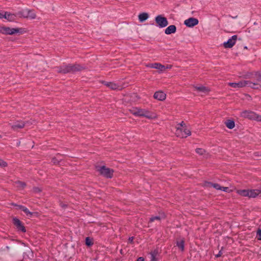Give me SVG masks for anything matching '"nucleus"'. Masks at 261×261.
Here are the masks:
<instances>
[{"label":"nucleus","mask_w":261,"mask_h":261,"mask_svg":"<svg viewBox=\"0 0 261 261\" xmlns=\"http://www.w3.org/2000/svg\"><path fill=\"white\" fill-rule=\"evenodd\" d=\"M58 73L67 74L68 73H74L76 72L81 71L86 69L85 66L79 64H69L56 67Z\"/></svg>","instance_id":"obj_1"},{"label":"nucleus","mask_w":261,"mask_h":261,"mask_svg":"<svg viewBox=\"0 0 261 261\" xmlns=\"http://www.w3.org/2000/svg\"><path fill=\"white\" fill-rule=\"evenodd\" d=\"M131 114L136 116L144 117L147 118H151L152 116L150 112L145 109L137 107H134L129 110Z\"/></svg>","instance_id":"obj_2"},{"label":"nucleus","mask_w":261,"mask_h":261,"mask_svg":"<svg viewBox=\"0 0 261 261\" xmlns=\"http://www.w3.org/2000/svg\"><path fill=\"white\" fill-rule=\"evenodd\" d=\"M97 171L100 173V175L107 178H111L113 176L114 170L107 168L105 166L99 167Z\"/></svg>","instance_id":"obj_3"},{"label":"nucleus","mask_w":261,"mask_h":261,"mask_svg":"<svg viewBox=\"0 0 261 261\" xmlns=\"http://www.w3.org/2000/svg\"><path fill=\"white\" fill-rule=\"evenodd\" d=\"M242 76L245 79H251L261 82V71L247 72Z\"/></svg>","instance_id":"obj_4"},{"label":"nucleus","mask_w":261,"mask_h":261,"mask_svg":"<svg viewBox=\"0 0 261 261\" xmlns=\"http://www.w3.org/2000/svg\"><path fill=\"white\" fill-rule=\"evenodd\" d=\"M12 223L18 231L25 232L26 228L24 224L17 217H13L12 219Z\"/></svg>","instance_id":"obj_5"},{"label":"nucleus","mask_w":261,"mask_h":261,"mask_svg":"<svg viewBox=\"0 0 261 261\" xmlns=\"http://www.w3.org/2000/svg\"><path fill=\"white\" fill-rule=\"evenodd\" d=\"M155 21L158 27L163 28L167 27L168 21L166 17L162 15H159L155 17Z\"/></svg>","instance_id":"obj_6"},{"label":"nucleus","mask_w":261,"mask_h":261,"mask_svg":"<svg viewBox=\"0 0 261 261\" xmlns=\"http://www.w3.org/2000/svg\"><path fill=\"white\" fill-rule=\"evenodd\" d=\"M3 30L4 31V34L5 35H12L17 33L22 34L24 32V29L22 28H10L7 27H4Z\"/></svg>","instance_id":"obj_7"},{"label":"nucleus","mask_w":261,"mask_h":261,"mask_svg":"<svg viewBox=\"0 0 261 261\" xmlns=\"http://www.w3.org/2000/svg\"><path fill=\"white\" fill-rule=\"evenodd\" d=\"M238 38V36L234 35L229 38L226 42H224L223 44L225 48H231L236 43Z\"/></svg>","instance_id":"obj_8"},{"label":"nucleus","mask_w":261,"mask_h":261,"mask_svg":"<svg viewBox=\"0 0 261 261\" xmlns=\"http://www.w3.org/2000/svg\"><path fill=\"white\" fill-rule=\"evenodd\" d=\"M199 21L197 18L190 17L184 21V24L189 28H192L198 24Z\"/></svg>","instance_id":"obj_9"},{"label":"nucleus","mask_w":261,"mask_h":261,"mask_svg":"<svg viewBox=\"0 0 261 261\" xmlns=\"http://www.w3.org/2000/svg\"><path fill=\"white\" fill-rule=\"evenodd\" d=\"M255 114L256 113L254 112L245 110L241 113V116L245 118L254 120L255 119Z\"/></svg>","instance_id":"obj_10"},{"label":"nucleus","mask_w":261,"mask_h":261,"mask_svg":"<svg viewBox=\"0 0 261 261\" xmlns=\"http://www.w3.org/2000/svg\"><path fill=\"white\" fill-rule=\"evenodd\" d=\"M25 125V123L23 121H17L11 125V129L14 131L18 130V129L23 128Z\"/></svg>","instance_id":"obj_11"},{"label":"nucleus","mask_w":261,"mask_h":261,"mask_svg":"<svg viewBox=\"0 0 261 261\" xmlns=\"http://www.w3.org/2000/svg\"><path fill=\"white\" fill-rule=\"evenodd\" d=\"M4 18L7 19L8 21L10 22L15 21L16 19L17 14L11 13L9 12L5 11L4 12Z\"/></svg>","instance_id":"obj_12"},{"label":"nucleus","mask_w":261,"mask_h":261,"mask_svg":"<svg viewBox=\"0 0 261 261\" xmlns=\"http://www.w3.org/2000/svg\"><path fill=\"white\" fill-rule=\"evenodd\" d=\"M228 85L233 88H239L245 87L247 85L246 81H240L238 83H229Z\"/></svg>","instance_id":"obj_13"},{"label":"nucleus","mask_w":261,"mask_h":261,"mask_svg":"<svg viewBox=\"0 0 261 261\" xmlns=\"http://www.w3.org/2000/svg\"><path fill=\"white\" fill-rule=\"evenodd\" d=\"M146 66L150 68L159 69L161 71H164L165 70V66L159 63L149 64Z\"/></svg>","instance_id":"obj_14"},{"label":"nucleus","mask_w":261,"mask_h":261,"mask_svg":"<svg viewBox=\"0 0 261 261\" xmlns=\"http://www.w3.org/2000/svg\"><path fill=\"white\" fill-rule=\"evenodd\" d=\"M166 95L161 91H156L154 93L153 98L160 101L165 99Z\"/></svg>","instance_id":"obj_15"},{"label":"nucleus","mask_w":261,"mask_h":261,"mask_svg":"<svg viewBox=\"0 0 261 261\" xmlns=\"http://www.w3.org/2000/svg\"><path fill=\"white\" fill-rule=\"evenodd\" d=\"M102 83L104 85L106 86L107 87L110 88L112 90H115L119 89L120 86L115 83L102 81Z\"/></svg>","instance_id":"obj_16"},{"label":"nucleus","mask_w":261,"mask_h":261,"mask_svg":"<svg viewBox=\"0 0 261 261\" xmlns=\"http://www.w3.org/2000/svg\"><path fill=\"white\" fill-rule=\"evenodd\" d=\"M183 130V132L184 134H182L181 136V138H186L187 136H190L191 134V133L189 129L187 128L186 127H182V128H179V127H177V133L178 134V132H182Z\"/></svg>","instance_id":"obj_17"},{"label":"nucleus","mask_w":261,"mask_h":261,"mask_svg":"<svg viewBox=\"0 0 261 261\" xmlns=\"http://www.w3.org/2000/svg\"><path fill=\"white\" fill-rule=\"evenodd\" d=\"M247 83V85L248 87H250L254 89H259L261 88V84H259L257 81L256 82H253L250 81H246Z\"/></svg>","instance_id":"obj_18"},{"label":"nucleus","mask_w":261,"mask_h":261,"mask_svg":"<svg viewBox=\"0 0 261 261\" xmlns=\"http://www.w3.org/2000/svg\"><path fill=\"white\" fill-rule=\"evenodd\" d=\"M176 31V27L175 25L168 26L165 30V33L167 35L174 34Z\"/></svg>","instance_id":"obj_19"},{"label":"nucleus","mask_w":261,"mask_h":261,"mask_svg":"<svg viewBox=\"0 0 261 261\" xmlns=\"http://www.w3.org/2000/svg\"><path fill=\"white\" fill-rule=\"evenodd\" d=\"M185 240L184 238L177 240L176 241V246H177L181 251H184L185 250Z\"/></svg>","instance_id":"obj_20"},{"label":"nucleus","mask_w":261,"mask_h":261,"mask_svg":"<svg viewBox=\"0 0 261 261\" xmlns=\"http://www.w3.org/2000/svg\"><path fill=\"white\" fill-rule=\"evenodd\" d=\"M261 193V191L258 189L249 190V197L255 198Z\"/></svg>","instance_id":"obj_21"},{"label":"nucleus","mask_w":261,"mask_h":261,"mask_svg":"<svg viewBox=\"0 0 261 261\" xmlns=\"http://www.w3.org/2000/svg\"><path fill=\"white\" fill-rule=\"evenodd\" d=\"M149 17V15L148 13L143 12L140 14L138 16L139 20L141 22H143L147 20Z\"/></svg>","instance_id":"obj_22"},{"label":"nucleus","mask_w":261,"mask_h":261,"mask_svg":"<svg viewBox=\"0 0 261 261\" xmlns=\"http://www.w3.org/2000/svg\"><path fill=\"white\" fill-rule=\"evenodd\" d=\"M28 13H29V12L28 11V9H25L18 12V13H17V15H18L19 17L28 18Z\"/></svg>","instance_id":"obj_23"},{"label":"nucleus","mask_w":261,"mask_h":261,"mask_svg":"<svg viewBox=\"0 0 261 261\" xmlns=\"http://www.w3.org/2000/svg\"><path fill=\"white\" fill-rule=\"evenodd\" d=\"M225 124L229 129H232L235 126V123L233 120L228 119L225 121Z\"/></svg>","instance_id":"obj_24"},{"label":"nucleus","mask_w":261,"mask_h":261,"mask_svg":"<svg viewBox=\"0 0 261 261\" xmlns=\"http://www.w3.org/2000/svg\"><path fill=\"white\" fill-rule=\"evenodd\" d=\"M249 190H239L237 191V193L241 196L249 197Z\"/></svg>","instance_id":"obj_25"},{"label":"nucleus","mask_w":261,"mask_h":261,"mask_svg":"<svg viewBox=\"0 0 261 261\" xmlns=\"http://www.w3.org/2000/svg\"><path fill=\"white\" fill-rule=\"evenodd\" d=\"M85 244L88 247H91L93 245V239L89 237L85 239Z\"/></svg>","instance_id":"obj_26"},{"label":"nucleus","mask_w":261,"mask_h":261,"mask_svg":"<svg viewBox=\"0 0 261 261\" xmlns=\"http://www.w3.org/2000/svg\"><path fill=\"white\" fill-rule=\"evenodd\" d=\"M21 210L23 211L28 216L31 217L33 215V213L30 212L28 208L24 206L21 207Z\"/></svg>","instance_id":"obj_27"},{"label":"nucleus","mask_w":261,"mask_h":261,"mask_svg":"<svg viewBox=\"0 0 261 261\" xmlns=\"http://www.w3.org/2000/svg\"><path fill=\"white\" fill-rule=\"evenodd\" d=\"M206 184L208 186H213L214 188L217 190H222V187L218 184H213L211 182H206Z\"/></svg>","instance_id":"obj_28"},{"label":"nucleus","mask_w":261,"mask_h":261,"mask_svg":"<svg viewBox=\"0 0 261 261\" xmlns=\"http://www.w3.org/2000/svg\"><path fill=\"white\" fill-rule=\"evenodd\" d=\"M15 184L17 185L18 187L21 188V189H24L26 186L27 184L25 182L21 181L20 180H17L15 181Z\"/></svg>","instance_id":"obj_29"},{"label":"nucleus","mask_w":261,"mask_h":261,"mask_svg":"<svg viewBox=\"0 0 261 261\" xmlns=\"http://www.w3.org/2000/svg\"><path fill=\"white\" fill-rule=\"evenodd\" d=\"M28 11L29 12V13H28V18L31 19H35L36 18V15L33 10L28 9Z\"/></svg>","instance_id":"obj_30"},{"label":"nucleus","mask_w":261,"mask_h":261,"mask_svg":"<svg viewBox=\"0 0 261 261\" xmlns=\"http://www.w3.org/2000/svg\"><path fill=\"white\" fill-rule=\"evenodd\" d=\"M196 90L200 92H206L208 91V89L204 86L196 87Z\"/></svg>","instance_id":"obj_31"},{"label":"nucleus","mask_w":261,"mask_h":261,"mask_svg":"<svg viewBox=\"0 0 261 261\" xmlns=\"http://www.w3.org/2000/svg\"><path fill=\"white\" fill-rule=\"evenodd\" d=\"M161 219V217L160 216H152L149 219V223H152L153 222L154 220H158V221H160Z\"/></svg>","instance_id":"obj_32"},{"label":"nucleus","mask_w":261,"mask_h":261,"mask_svg":"<svg viewBox=\"0 0 261 261\" xmlns=\"http://www.w3.org/2000/svg\"><path fill=\"white\" fill-rule=\"evenodd\" d=\"M195 151L197 153L200 155H203L205 152V150L204 149L197 148L195 149Z\"/></svg>","instance_id":"obj_33"},{"label":"nucleus","mask_w":261,"mask_h":261,"mask_svg":"<svg viewBox=\"0 0 261 261\" xmlns=\"http://www.w3.org/2000/svg\"><path fill=\"white\" fill-rule=\"evenodd\" d=\"M59 205L64 209L68 207V204L63 202L62 200H59Z\"/></svg>","instance_id":"obj_34"},{"label":"nucleus","mask_w":261,"mask_h":261,"mask_svg":"<svg viewBox=\"0 0 261 261\" xmlns=\"http://www.w3.org/2000/svg\"><path fill=\"white\" fill-rule=\"evenodd\" d=\"M33 191L34 193H39L42 191V189L38 187H34L33 188Z\"/></svg>","instance_id":"obj_35"},{"label":"nucleus","mask_w":261,"mask_h":261,"mask_svg":"<svg viewBox=\"0 0 261 261\" xmlns=\"http://www.w3.org/2000/svg\"><path fill=\"white\" fill-rule=\"evenodd\" d=\"M150 254L151 255H154V256L158 255L159 254V249L156 248V249H154L153 250L151 251Z\"/></svg>","instance_id":"obj_36"},{"label":"nucleus","mask_w":261,"mask_h":261,"mask_svg":"<svg viewBox=\"0 0 261 261\" xmlns=\"http://www.w3.org/2000/svg\"><path fill=\"white\" fill-rule=\"evenodd\" d=\"M61 161V160L59 161L56 157H54L51 159V162L53 163L54 165H59Z\"/></svg>","instance_id":"obj_37"},{"label":"nucleus","mask_w":261,"mask_h":261,"mask_svg":"<svg viewBox=\"0 0 261 261\" xmlns=\"http://www.w3.org/2000/svg\"><path fill=\"white\" fill-rule=\"evenodd\" d=\"M8 166V164L6 162L4 161L2 159H0V167H6Z\"/></svg>","instance_id":"obj_38"},{"label":"nucleus","mask_w":261,"mask_h":261,"mask_svg":"<svg viewBox=\"0 0 261 261\" xmlns=\"http://www.w3.org/2000/svg\"><path fill=\"white\" fill-rule=\"evenodd\" d=\"M257 237L258 240H261V229H259L257 230Z\"/></svg>","instance_id":"obj_39"},{"label":"nucleus","mask_w":261,"mask_h":261,"mask_svg":"<svg viewBox=\"0 0 261 261\" xmlns=\"http://www.w3.org/2000/svg\"><path fill=\"white\" fill-rule=\"evenodd\" d=\"M134 237H129L128 239V243H130L131 244H134Z\"/></svg>","instance_id":"obj_40"},{"label":"nucleus","mask_w":261,"mask_h":261,"mask_svg":"<svg viewBox=\"0 0 261 261\" xmlns=\"http://www.w3.org/2000/svg\"><path fill=\"white\" fill-rule=\"evenodd\" d=\"M223 247H222L221 250H220L219 251L218 253L217 254L215 255L216 257L218 258V257H220L222 256V250H223Z\"/></svg>","instance_id":"obj_41"},{"label":"nucleus","mask_w":261,"mask_h":261,"mask_svg":"<svg viewBox=\"0 0 261 261\" xmlns=\"http://www.w3.org/2000/svg\"><path fill=\"white\" fill-rule=\"evenodd\" d=\"M151 260L150 261H158L159 259L158 258L156 257V256H154V255H151Z\"/></svg>","instance_id":"obj_42"},{"label":"nucleus","mask_w":261,"mask_h":261,"mask_svg":"<svg viewBox=\"0 0 261 261\" xmlns=\"http://www.w3.org/2000/svg\"><path fill=\"white\" fill-rule=\"evenodd\" d=\"M256 120L258 121H261V116L258 115L256 114H255V119Z\"/></svg>","instance_id":"obj_43"},{"label":"nucleus","mask_w":261,"mask_h":261,"mask_svg":"<svg viewBox=\"0 0 261 261\" xmlns=\"http://www.w3.org/2000/svg\"><path fill=\"white\" fill-rule=\"evenodd\" d=\"M222 189L221 190L224 191V192H228L229 191V189L228 187H222Z\"/></svg>","instance_id":"obj_44"},{"label":"nucleus","mask_w":261,"mask_h":261,"mask_svg":"<svg viewBox=\"0 0 261 261\" xmlns=\"http://www.w3.org/2000/svg\"><path fill=\"white\" fill-rule=\"evenodd\" d=\"M4 11H1L0 10V18L2 19L4 18V17H5L4 16Z\"/></svg>","instance_id":"obj_45"},{"label":"nucleus","mask_w":261,"mask_h":261,"mask_svg":"<svg viewBox=\"0 0 261 261\" xmlns=\"http://www.w3.org/2000/svg\"><path fill=\"white\" fill-rule=\"evenodd\" d=\"M178 125H180V126H182L183 127H186V124L184 123V121H182L180 123L178 124Z\"/></svg>","instance_id":"obj_46"},{"label":"nucleus","mask_w":261,"mask_h":261,"mask_svg":"<svg viewBox=\"0 0 261 261\" xmlns=\"http://www.w3.org/2000/svg\"><path fill=\"white\" fill-rule=\"evenodd\" d=\"M136 261H144V258L143 257H139L137 259Z\"/></svg>","instance_id":"obj_47"},{"label":"nucleus","mask_w":261,"mask_h":261,"mask_svg":"<svg viewBox=\"0 0 261 261\" xmlns=\"http://www.w3.org/2000/svg\"><path fill=\"white\" fill-rule=\"evenodd\" d=\"M4 27H0V33H2L4 34Z\"/></svg>","instance_id":"obj_48"},{"label":"nucleus","mask_w":261,"mask_h":261,"mask_svg":"<svg viewBox=\"0 0 261 261\" xmlns=\"http://www.w3.org/2000/svg\"><path fill=\"white\" fill-rule=\"evenodd\" d=\"M24 206L22 205H19V204H17V206L18 207V209L20 210H21V207H23Z\"/></svg>","instance_id":"obj_49"},{"label":"nucleus","mask_w":261,"mask_h":261,"mask_svg":"<svg viewBox=\"0 0 261 261\" xmlns=\"http://www.w3.org/2000/svg\"><path fill=\"white\" fill-rule=\"evenodd\" d=\"M229 17H231V18H236L238 17V16H237V15H236V16H231V15H229Z\"/></svg>","instance_id":"obj_50"},{"label":"nucleus","mask_w":261,"mask_h":261,"mask_svg":"<svg viewBox=\"0 0 261 261\" xmlns=\"http://www.w3.org/2000/svg\"><path fill=\"white\" fill-rule=\"evenodd\" d=\"M11 204L12 205L14 206H16H16H17V204H16V203H12Z\"/></svg>","instance_id":"obj_51"},{"label":"nucleus","mask_w":261,"mask_h":261,"mask_svg":"<svg viewBox=\"0 0 261 261\" xmlns=\"http://www.w3.org/2000/svg\"><path fill=\"white\" fill-rule=\"evenodd\" d=\"M57 155L63 156L64 155H63V154H61V153H57Z\"/></svg>","instance_id":"obj_52"},{"label":"nucleus","mask_w":261,"mask_h":261,"mask_svg":"<svg viewBox=\"0 0 261 261\" xmlns=\"http://www.w3.org/2000/svg\"><path fill=\"white\" fill-rule=\"evenodd\" d=\"M254 154H256L255 155H258V156L259 155L258 152H255Z\"/></svg>","instance_id":"obj_53"},{"label":"nucleus","mask_w":261,"mask_h":261,"mask_svg":"<svg viewBox=\"0 0 261 261\" xmlns=\"http://www.w3.org/2000/svg\"><path fill=\"white\" fill-rule=\"evenodd\" d=\"M244 49H248L247 47L246 46H244Z\"/></svg>","instance_id":"obj_54"}]
</instances>
